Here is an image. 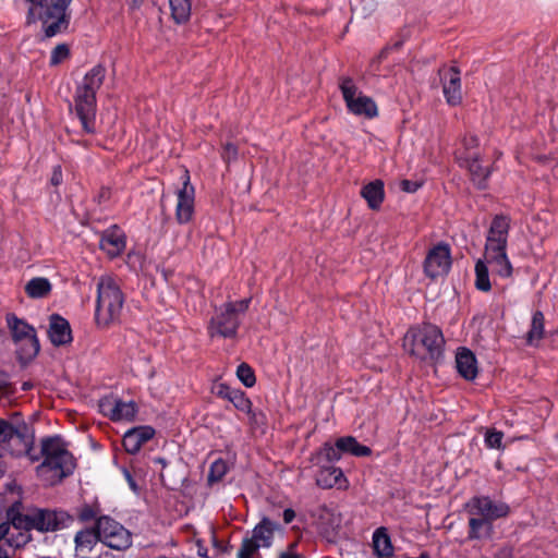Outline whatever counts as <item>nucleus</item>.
I'll list each match as a JSON object with an SVG mask.
<instances>
[{
    "mask_svg": "<svg viewBox=\"0 0 558 558\" xmlns=\"http://www.w3.org/2000/svg\"><path fill=\"white\" fill-rule=\"evenodd\" d=\"M502 432L490 429L485 435V444L490 449H500L502 446Z\"/></svg>",
    "mask_w": 558,
    "mask_h": 558,
    "instance_id": "c03bdc74",
    "label": "nucleus"
},
{
    "mask_svg": "<svg viewBox=\"0 0 558 558\" xmlns=\"http://www.w3.org/2000/svg\"><path fill=\"white\" fill-rule=\"evenodd\" d=\"M251 299H244L223 304L210 320V336H220L223 338L234 337L240 325L239 315L247 311Z\"/></svg>",
    "mask_w": 558,
    "mask_h": 558,
    "instance_id": "423d86ee",
    "label": "nucleus"
},
{
    "mask_svg": "<svg viewBox=\"0 0 558 558\" xmlns=\"http://www.w3.org/2000/svg\"><path fill=\"white\" fill-rule=\"evenodd\" d=\"M142 2H143V0H132V8L133 9L138 8Z\"/></svg>",
    "mask_w": 558,
    "mask_h": 558,
    "instance_id": "052dcab7",
    "label": "nucleus"
},
{
    "mask_svg": "<svg viewBox=\"0 0 558 558\" xmlns=\"http://www.w3.org/2000/svg\"><path fill=\"white\" fill-rule=\"evenodd\" d=\"M48 336L50 341L59 347L72 341V331L69 322L58 314L50 316Z\"/></svg>",
    "mask_w": 558,
    "mask_h": 558,
    "instance_id": "aec40b11",
    "label": "nucleus"
},
{
    "mask_svg": "<svg viewBox=\"0 0 558 558\" xmlns=\"http://www.w3.org/2000/svg\"><path fill=\"white\" fill-rule=\"evenodd\" d=\"M8 428L7 421L3 418H0V434L4 433Z\"/></svg>",
    "mask_w": 558,
    "mask_h": 558,
    "instance_id": "13d9d810",
    "label": "nucleus"
},
{
    "mask_svg": "<svg viewBox=\"0 0 558 558\" xmlns=\"http://www.w3.org/2000/svg\"><path fill=\"white\" fill-rule=\"evenodd\" d=\"M70 57V47L68 44L57 45L50 53L49 64L51 66L58 65Z\"/></svg>",
    "mask_w": 558,
    "mask_h": 558,
    "instance_id": "a19ab883",
    "label": "nucleus"
},
{
    "mask_svg": "<svg viewBox=\"0 0 558 558\" xmlns=\"http://www.w3.org/2000/svg\"><path fill=\"white\" fill-rule=\"evenodd\" d=\"M230 402L236 410L243 413L252 412V401L246 397V395L242 390H238L233 395V398H231Z\"/></svg>",
    "mask_w": 558,
    "mask_h": 558,
    "instance_id": "79ce46f5",
    "label": "nucleus"
},
{
    "mask_svg": "<svg viewBox=\"0 0 558 558\" xmlns=\"http://www.w3.org/2000/svg\"><path fill=\"white\" fill-rule=\"evenodd\" d=\"M100 412L111 421H131L135 417L137 407L135 402H125L117 397H105L99 401Z\"/></svg>",
    "mask_w": 558,
    "mask_h": 558,
    "instance_id": "dca6fc26",
    "label": "nucleus"
},
{
    "mask_svg": "<svg viewBox=\"0 0 558 558\" xmlns=\"http://www.w3.org/2000/svg\"><path fill=\"white\" fill-rule=\"evenodd\" d=\"M486 265H490L495 275L501 278H509L512 276V265L508 258L507 250H499L494 252H485L484 254Z\"/></svg>",
    "mask_w": 558,
    "mask_h": 558,
    "instance_id": "5701e85b",
    "label": "nucleus"
},
{
    "mask_svg": "<svg viewBox=\"0 0 558 558\" xmlns=\"http://www.w3.org/2000/svg\"><path fill=\"white\" fill-rule=\"evenodd\" d=\"M282 517H283V521H284V523L289 524V523H291V522L294 520V518H295V512H294V510H293V509L288 508V509H286V510L283 511Z\"/></svg>",
    "mask_w": 558,
    "mask_h": 558,
    "instance_id": "5fc2aeb1",
    "label": "nucleus"
},
{
    "mask_svg": "<svg viewBox=\"0 0 558 558\" xmlns=\"http://www.w3.org/2000/svg\"><path fill=\"white\" fill-rule=\"evenodd\" d=\"M422 186V183L418 181H412V180H402L400 182V187L403 192L407 193H414Z\"/></svg>",
    "mask_w": 558,
    "mask_h": 558,
    "instance_id": "8fccbe9b",
    "label": "nucleus"
},
{
    "mask_svg": "<svg viewBox=\"0 0 558 558\" xmlns=\"http://www.w3.org/2000/svg\"><path fill=\"white\" fill-rule=\"evenodd\" d=\"M280 529L277 522L263 518V520L254 527L252 538L259 544L260 547H270L272 544L274 533Z\"/></svg>",
    "mask_w": 558,
    "mask_h": 558,
    "instance_id": "393cba45",
    "label": "nucleus"
},
{
    "mask_svg": "<svg viewBox=\"0 0 558 558\" xmlns=\"http://www.w3.org/2000/svg\"><path fill=\"white\" fill-rule=\"evenodd\" d=\"M10 534V523L2 522L0 523V544L7 543Z\"/></svg>",
    "mask_w": 558,
    "mask_h": 558,
    "instance_id": "603ef678",
    "label": "nucleus"
},
{
    "mask_svg": "<svg viewBox=\"0 0 558 558\" xmlns=\"http://www.w3.org/2000/svg\"><path fill=\"white\" fill-rule=\"evenodd\" d=\"M156 462H159V463H161L162 465H165V460H163V459H160V458H159V459H156Z\"/></svg>",
    "mask_w": 558,
    "mask_h": 558,
    "instance_id": "e2e57ef3",
    "label": "nucleus"
},
{
    "mask_svg": "<svg viewBox=\"0 0 558 558\" xmlns=\"http://www.w3.org/2000/svg\"><path fill=\"white\" fill-rule=\"evenodd\" d=\"M7 424V430L0 434V458L26 456L33 463L39 461V456L33 453L34 429L22 418L21 414L14 413Z\"/></svg>",
    "mask_w": 558,
    "mask_h": 558,
    "instance_id": "7ed1b4c3",
    "label": "nucleus"
},
{
    "mask_svg": "<svg viewBox=\"0 0 558 558\" xmlns=\"http://www.w3.org/2000/svg\"><path fill=\"white\" fill-rule=\"evenodd\" d=\"M100 248L111 257L118 256L125 247V236L117 228L104 232L100 239Z\"/></svg>",
    "mask_w": 558,
    "mask_h": 558,
    "instance_id": "b1692460",
    "label": "nucleus"
},
{
    "mask_svg": "<svg viewBox=\"0 0 558 558\" xmlns=\"http://www.w3.org/2000/svg\"><path fill=\"white\" fill-rule=\"evenodd\" d=\"M468 167L472 177V181L478 189H485L487 179L490 174L489 169L487 167H483L477 157H471Z\"/></svg>",
    "mask_w": 558,
    "mask_h": 558,
    "instance_id": "f704fd0d",
    "label": "nucleus"
},
{
    "mask_svg": "<svg viewBox=\"0 0 558 558\" xmlns=\"http://www.w3.org/2000/svg\"><path fill=\"white\" fill-rule=\"evenodd\" d=\"M250 418V424L253 428L262 427L266 425L267 417L260 410H253L251 413H246Z\"/></svg>",
    "mask_w": 558,
    "mask_h": 558,
    "instance_id": "a18cd8bd",
    "label": "nucleus"
},
{
    "mask_svg": "<svg viewBox=\"0 0 558 558\" xmlns=\"http://www.w3.org/2000/svg\"><path fill=\"white\" fill-rule=\"evenodd\" d=\"M34 509L27 513H23V504L20 500L14 501L7 509V522L13 530H23L31 532L35 530Z\"/></svg>",
    "mask_w": 558,
    "mask_h": 558,
    "instance_id": "f3484780",
    "label": "nucleus"
},
{
    "mask_svg": "<svg viewBox=\"0 0 558 558\" xmlns=\"http://www.w3.org/2000/svg\"><path fill=\"white\" fill-rule=\"evenodd\" d=\"M32 387H33V384H32V383H29V381H25V383H23V385H22V390L27 391V390L32 389Z\"/></svg>",
    "mask_w": 558,
    "mask_h": 558,
    "instance_id": "bf43d9fd",
    "label": "nucleus"
},
{
    "mask_svg": "<svg viewBox=\"0 0 558 558\" xmlns=\"http://www.w3.org/2000/svg\"><path fill=\"white\" fill-rule=\"evenodd\" d=\"M469 538L480 539L492 534V522L484 517L472 515L469 520Z\"/></svg>",
    "mask_w": 558,
    "mask_h": 558,
    "instance_id": "7c9ffc66",
    "label": "nucleus"
},
{
    "mask_svg": "<svg viewBox=\"0 0 558 558\" xmlns=\"http://www.w3.org/2000/svg\"><path fill=\"white\" fill-rule=\"evenodd\" d=\"M73 0H26V24L41 23L43 38H52L68 31L71 22L69 10Z\"/></svg>",
    "mask_w": 558,
    "mask_h": 558,
    "instance_id": "f03ea898",
    "label": "nucleus"
},
{
    "mask_svg": "<svg viewBox=\"0 0 558 558\" xmlns=\"http://www.w3.org/2000/svg\"><path fill=\"white\" fill-rule=\"evenodd\" d=\"M96 515H97V511L88 505H85L84 507H82V509L80 510V513H78V518L83 522L90 521V520L95 519Z\"/></svg>",
    "mask_w": 558,
    "mask_h": 558,
    "instance_id": "09e8293b",
    "label": "nucleus"
},
{
    "mask_svg": "<svg viewBox=\"0 0 558 558\" xmlns=\"http://www.w3.org/2000/svg\"><path fill=\"white\" fill-rule=\"evenodd\" d=\"M124 295L118 282L110 276H102L97 282L95 318L98 325L108 326L119 319Z\"/></svg>",
    "mask_w": 558,
    "mask_h": 558,
    "instance_id": "39448f33",
    "label": "nucleus"
},
{
    "mask_svg": "<svg viewBox=\"0 0 558 558\" xmlns=\"http://www.w3.org/2000/svg\"><path fill=\"white\" fill-rule=\"evenodd\" d=\"M475 287L483 292H488L492 289L488 267L482 259H478L475 264Z\"/></svg>",
    "mask_w": 558,
    "mask_h": 558,
    "instance_id": "e433bc0d",
    "label": "nucleus"
},
{
    "mask_svg": "<svg viewBox=\"0 0 558 558\" xmlns=\"http://www.w3.org/2000/svg\"><path fill=\"white\" fill-rule=\"evenodd\" d=\"M62 170L60 166L53 167L52 174L50 178V182L52 185L58 186L62 183Z\"/></svg>",
    "mask_w": 558,
    "mask_h": 558,
    "instance_id": "3c124183",
    "label": "nucleus"
},
{
    "mask_svg": "<svg viewBox=\"0 0 558 558\" xmlns=\"http://www.w3.org/2000/svg\"><path fill=\"white\" fill-rule=\"evenodd\" d=\"M75 109L84 131L87 133H94L96 93L77 86L75 94Z\"/></svg>",
    "mask_w": 558,
    "mask_h": 558,
    "instance_id": "ddd939ff",
    "label": "nucleus"
},
{
    "mask_svg": "<svg viewBox=\"0 0 558 558\" xmlns=\"http://www.w3.org/2000/svg\"><path fill=\"white\" fill-rule=\"evenodd\" d=\"M374 554L379 558H390L393 556V546L386 527L380 526L373 533Z\"/></svg>",
    "mask_w": 558,
    "mask_h": 558,
    "instance_id": "a878e982",
    "label": "nucleus"
},
{
    "mask_svg": "<svg viewBox=\"0 0 558 558\" xmlns=\"http://www.w3.org/2000/svg\"><path fill=\"white\" fill-rule=\"evenodd\" d=\"M7 323L13 340L16 343H21L19 349L21 359L31 360L35 357L40 348L35 329L26 322L17 318L14 314L7 316Z\"/></svg>",
    "mask_w": 558,
    "mask_h": 558,
    "instance_id": "6e6552de",
    "label": "nucleus"
},
{
    "mask_svg": "<svg viewBox=\"0 0 558 558\" xmlns=\"http://www.w3.org/2000/svg\"><path fill=\"white\" fill-rule=\"evenodd\" d=\"M125 474H126V478H128V481H129L130 485L134 488V487H135V484H134V482H133V480H132L131 474H130L129 472H126Z\"/></svg>",
    "mask_w": 558,
    "mask_h": 558,
    "instance_id": "680f3d73",
    "label": "nucleus"
},
{
    "mask_svg": "<svg viewBox=\"0 0 558 558\" xmlns=\"http://www.w3.org/2000/svg\"><path fill=\"white\" fill-rule=\"evenodd\" d=\"M100 542L106 546L124 550L132 545L131 533L119 522L108 515L99 517L96 521Z\"/></svg>",
    "mask_w": 558,
    "mask_h": 558,
    "instance_id": "1a4fd4ad",
    "label": "nucleus"
},
{
    "mask_svg": "<svg viewBox=\"0 0 558 558\" xmlns=\"http://www.w3.org/2000/svg\"><path fill=\"white\" fill-rule=\"evenodd\" d=\"M171 17L177 24L186 23L191 16V0H169Z\"/></svg>",
    "mask_w": 558,
    "mask_h": 558,
    "instance_id": "72a5a7b5",
    "label": "nucleus"
},
{
    "mask_svg": "<svg viewBox=\"0 0 558 558\" xmlns=\"http://www.w3.org/2000/svg\"><path fill=\"white\" fill-rule=\"evenodd\" d=\"M259 547V544H257V542L252 537L244 538L238 551V558H252Z\"/></svg>",
    "mask_w": 558,
    "mask_h": 558,
    "instance_id": "37998d69",
    "label": "nucleus"
},
{
    "mask_svg": "<svg viewBox=\"0 0 558 558\" xmlns=\"http://www.w3.org/2000/svg\"><path fill=\"white\" fill-rule=\"evenodd\" d=\"M451 267V251L447 243L440 242L432 247L424 260V272L435 279L445 276Z\"/></svg>",
    "mask_w": 558,
    "mask_h": 558,
    "instance_id": "9d476101",
    "label": "nucleus"
},
{
    "mask_svg": "<svg viewBox=\"0 0 558 558\" xmlns=\"http://www.w3.org/2000/svg\"><path fill=\"white\" fill-rule=\"evenodd\" d=\"M40 464L36 468L37 475L48 485H54L72 474L75 462L60 436L45 437L40 441Z\"/></svg>",
    "mask_w": 558,
    "mask_h": 558,
    "instance_id": "f257e3e1",
    "label": "nucleus"
},
{
    "mask_svg": "<svg viewBox=\"0 0 558 558\" xmlns=\"http://www.w3.org/2000/svg\"><path fill=\"white\" fill-rule=\"evenodd\" d=\"M239 389H233L231 387H229L228 385L226 384H219L217 386V390H216V395L217 397L221 398V399H226L228 400L229 402L231 401V398H233V395L238 391Z\"/></svg>",
    "mask_w": 558,
    "mask_h": 558,
    "instance_id": "49530a36",
    "label": "nucleus"
},
{
    "mask_svg": "<svg viewBox=\"0 0 558 558\" xmlns=\"http://www.w3.org/2000/svg\"><path fill=\"white\" fill-rule=\"evenodd\" d=\"M155 435L151 426L144 425L129 429L123 436V447L131 454L137 453L142 446Z\"/></svg>",
    "mask_w": 558,
    "mask_h": 558,
    "instance_id": "a211bd4d",
    "label": "nucleus"
},
{
    "mask_svg": "<svg viewBox=\"0 0 558 558\" xmlns=\"http://www.w3.org/2000/svg\"><path fill=\"white\" fill-rule=\"evenodd\" d=\"M471 515L484 517L493 522L509 513V506L501 501H495L487 496L473 497L469 504Z\"/></svg>",
    "mask_w": 558,
    "mask_h": 558,
    "instance_id": "2eb2a0df",
    "label": "nucleus"
},
{
    "mask_svg": "<svg viewBox=\"0 0 558 558\" xmlns=\"http://www.w3.org/2000/svg\"><path fill=\"white\" fill-rule=\"evenodd\" d=\"M106 69L102 65L97 64L85 74L82 83L78 86L97 93L104 83Z\"/></svg>",
    "mask_w": 558,
    "mask_h": 558,
    "instance_id": "2f4dec72",
    "label": "nucleus"
},
{
    "mask_svg": "<svg viewBox=\"0 0 558 558\" xmlns=\"http://www.w3.org/2000/svg\"><path fill=\"white\" fill-rule=\"evenodd\" d=\"M228 472L227 462L222 459L214 461L210 465L209 473L207 476L208 483L214 484L222 480Z\"/></svg>",
    "mask_w": 558,
    "mask_h": 558,
    "instance_id": "58836bf2",
    "label": "nucleus"
},
{
    "mask_svg": "<svg viewBox=\"0 0 558 558\" xmlns=\"http://www.w3.org/2000/svg\"><path fill=\"white\" fill-rule=\"evenodd\" d=\"M15 550L8 543L0 544V558H11Z\"/></svg>",
    "mask_w": 558,
    "mask_h": 558,
    "instance_id": "864d4df0",
    "label": "nucleus"
},
{
    "mask_svg": "<svg viewBox=\"0 0 558 558\" xmlns=\"http://www.w3.org/2000/svg\"><path fill=\"white\" fill-rule=\"evenodd\" d=\"M545 318L541 311H536L532 316L531 328L526 335V342L530 345L537 344L544 337Z\"/></svg>",
    "mask_w": 558,
    "mask_h": 558,
    "instance_id": "473e14b6",
    "label": "nucleus"
},
{
    "mask_svg": "<svg viewBox=\"0 0 558 558\" xmlns=\"http://www.w3.org/2000/svg\"><path fill=\"white\" fill-rule=\"evenodd\" d=\"M442 92L449 105L456 106L461 102L460 71L456 66H452L445 72Z\"/></svg>",
    "mask_w": 558,
    "mask_h": 558,
    "instance_id": "6ab92c4d",
    "label": "nucleus"
},
{
    "mask_svg": "<svg viewBox=\"0 0 558 558\" xmlns=\"http://www.w3.org/2000/svg\"><path fill=\"white\" fill-rule=\"evenodd\" d=\"M236 155H238V149H236L235 145H233L232 143H227L223 146L221 156L227 162H230L231 160L235 159Z\"/></svg>",
    "mask_w": 558,
    "mask_h": 558,
    "instance_id": "de8ad7c7",
    "label": "nucleus"
},
{
    "mask_svg": "<svg viewBox=\"0 0 558 558\" xmlns=\"http://www.w3.org/2000/svg\"><path fill=\"white\" fill-rule=\"evenodd\" d=\"M339 88L350 113L367 119L378 116L376 102L373 98L360 92L351 77H341Z\"/></svg>",
    "mask_w": 558,
    "mask_h": 558,
    "instance_id": "0eeeda50",
    "label": "nucleus"
},
{
    "mask_svg": "<svg viewBox=\"0 0 558 558\" xmlns=\"http://www.w3.org/2000/svg\"><path fill=\"white\" fill-rule=\"evenodd\" d=\"M456 367L458 373L466 380H473L477 376V361L474 353L461 348L456 355Z\"/></svg>",
    "mask_w": 558,
    "mask_h": 558,
    "instance_id": "4be33fe9",
    "label": "nucleus"
},
{
    "mask_svg": "<svg viewBox=\"0 0 558 558\" xmlns=\"http://www.w3.org/2000/svg\"><path fill=\"white\" fill-rule=\"evenodd\" d=\"M361 195L367 202L369 208L378 209L384 201V183L380 180L373 181L366 184Z\"/></svg>",
    "mask_w": 558,
    "mask_h": 558,
    "instance_id": "cd10ccee",
    "label": "nucleus"
},
{
    "mask_svg": "<svg viewBox=\"0 0 558 558\" xmlns=\"http://www.w3.org/2000/svg\"><path fill=\"white\" fill-rule=\"evenodd\" d=\"M444 345L441 329L432 324L412 328L404 337V348L422 360H438L442 355Z\"/></svg>",
    "mask_w": 558,
    "mask_h": 558,
    "instance_id": "20e7f679",
    "label": "nucleus"
},
{
    "mask_svg": "<svg viewBox=\"0 0 558 558\" xmlns=\"http://www.w3.org/2000/svg\"><path fill=\"white\" fill-rule=\"evenodd\" d=\"M510 222V218L505 215L493 218L486 234L485 252L507 250Z\"/></svg>",
    "mask_w": 558,
    "mask_h": 558,
    "instance_id": "4468645a",
    "label": "nucleus"
},
{
    "mask_svg": "<svg viewBox=\"0 0 558 558\" xmlns=\"http://www.w3.org/2000/svg\"><path fill=\"white\" fill-rule=\"evenodd\" d=\"M236 376L245 387H253L256 383L254 371L246 363H242L238 366Z\"/></svg>",
    "mask_w": 558,
    "mask_h": 558,
    "instance_id": "ea45409f",
    "label": "nucleus"
},
{
    "mask_svg": "<svg viewBox=\"0 0 558 558\" xmlns=\"http://www.w3.org/2000/svg\"><path fill=\"white\" fill-rule=\"evenodd\" d=\"M31 541H32L31 532L23 531V530H13V527H10V534H9V538L7 539V543L14 550L24 547Z\"/></svg>",
    "mask_w": 558,
    "mask_h": 558,
    "instance_id": "4c0bfd02",
    "label": "nucleus"
},
{
    "mask_svg": "<svg viewBox=\"0 0 558 558\" xmlns=\"http://www.w3.org/2000/svg\"><path fill=\"white\" fill-rule=\"evenodd\" d=\"M35 530L39 532H54L69 527L74 519L64 510H50L34 508Z\"/></svg>",
    "mask_w": 558,
    "mask_h": 558,
    "instance_id": "9b49d317",
    "label": "nucleus"
},
{
    "mask_svg": "<svg viewBox=\"0 0 558 558\" xmlns=\"http://www.w3.org/2000/svg\"><path fill=\"white\" fill-rule=\"evenodd\" d=\"M25 293L31 299H45L51 290V282L45 277H34L24 287Z\"/></svg>",
    "mask_w": 558,
    "mask_h": 558,
    "instance_id": "c85d7f7f",
    "label": "nucleus"
},
{
    "mask_svg": "<svg viewBox=\"0 0 558 558\" xmlns=\"http://www.w3.org/2000/svg\"><path fill=\"white\" fill-rule=\"evenodd\" d=\"M98 541H100V538L98 535L97 525H95L93 529H86L77 532L74 538L76 549L81 550H90Z\"/></svg>",
    "mask_w": 558,
    "mask_h": 558,
    "instance_id": "c9c22d12",
    "label": "nucleus"
},
{
    "mask_svg": "<svg viewBox=\"0 0 558 558\" xmlns=\"http://www.w3.org/2000/svg\"><path fill=\"white\" fill-rule=\"evenodd\" d=\"M336 446L338 447V449H340L341 453H351L355 457H367L372 452L369 447L361 445L352 436L338 438L336 441Z\"/></svg>",
    "mask_w": 558,
    "mask_h": 558,
    "instance_id": "c756f323",
    "label": "nucleus"
},
{
    "mask_svg": "<svg viewBox=\"0 0 558 558\" xmlns=\"http://www.w3.org/2000/svg\"><path fill=\"white\" fill-rule=\"evenodd\" d=\"M280 558H303L302 556L300 555H296V554H291V553H283Z\"/></svg>",
    "mask_w": 558,
    "mask_h": 558,
    "instance_id": "4d7b16f0",
    "label": "nucleus"
},
{
    "mask_svg": "<svg viewBox=\"0 0 558 558\" xmlns=\"http://www.w3.org/2000/svg\"><path fill=\"white\" fill-rule=\"evenodd\" d=\"M341 459V451L335 445L325 442L319 450L311 456V462L313 465H332L333 462Z\"/></svg>",
    "mask_w": 558,
    "mask_h": 558,
    "instance_id": "bb28decb",
    "label": "nucleus"
},
{
    "mask_svg": "<svg viewBox=\"0 0 558 558\" xmlns=\"http://www.w3.org/2000/svg\"><path fill=\"white\" fill-rule=\"evenodd\" d=\"M175 219L178 223L190 222L194 215L195 190L190 182L189 171L185 169L182 175V187L177 192Z\"/></svg>",
    "mask_w": 558,
    "mask_h": 558,
    "instance_id": "f8f14e48",
    "label": "nucleus"
},
{
    "mask_svg": "<svg viewBox=\"0 0 558 558\" xmlns=\"http://www.w3.org/2000/svg\"><path fill=\"white\" fill-rule=\"evenodd\" d=\"M318 471L316 473L317 486L328 489L335 486L341 487L345 483L343 472L340 468L335 465H316Z\"/></svg>",
    "mask_w": 558,
    "mask_h": 558,
    "instance_id": "412c9836",
    "label": "nucleus"
},
{
    "mask_svg": "<svg viewBox=\"0 0 558 558\" xmlns=\"http://www.w3.org/2000/svg\"><path fill=\"white\" fill-rule=\"evenodd\" d=\"M465 145L468 147L476 146L477 145V138L475 136H471L469 140H465Z\"/></svg>",
    "mask_w": 558,
    "mask_h": 558,
    "instance_id": "6e6d98bb",
    "label": "nucleus"
}]
</instances>
